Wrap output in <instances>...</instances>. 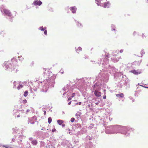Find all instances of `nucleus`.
<instances>
[{
    "label": "nucleus",
    "mask_w": 148,
    "mask_h": 148,
    "mask_svg": "<svg viewBox=\"0 0 148 148\" xmlns=\"http://www.w3.org/2000/svg\"><path fill=\"white\" fill-rule=\"evenodd\" d=\"M117 88L119 89H121L124 86V82H123V80H121L120 82H119V84L117 85Z\"/></svg>",
    "instance_id": "obj_8"
},
{
    "label": "nucleus",
    "mask_w": 148,
    "mask_h": 148,
    "mask_svg": "<svg viewBox=\"0 0 148 148\" xmlns=\"http://www.w3.org/2000/svg\"><path fill=\"white\" fill-rule=\"evenodd\" d=\"M108 56L106 55L105 58L103 57V58H102L100 60V64H102V67L106 69H110L111 66L109 64V62L108 59Z\"/></svg>",
    "instance_id": "obj_4"
},
{
    "label": "nucleus",
    "mask_w": 148,
    "mask_h": 148,
    "mask_svg": "<svg viewBox=\"0 0 148 148\" xmlns=\"http://www.w3.org/2000/svg\"><path fill=\"white\" fill-rule=\"evenodd\" d=\"M72 98V97H71V96L70 97H69L68 99V101H69L71 100V99Z\"/></svg>",
    "instance_id": "obj_43"
},
{
    "label": "nucleus",
    "mask_w": 148,
    "mask_h": 148,
    "mask_svg": "<svg viewBox=\"0 0 148 148\" xmlns=\"http://www.w3.org/2000/svg\"><path fill=\"white\" fill-rule=\"evenodd\" d=\"M55 130H56V129H54V130H53H53H52V132H54Z\"/></svg>",
    "instance_id": "obj_64"
},
{
    "label": "nucleus",
    "mask_w": 148,
    "mask_h": 148,
    "mask_svg": "<svg viewBox=\"0 0 148 148\" xmlns=\"http://www.w3.org/2000/svg\"><path fill=\"white\" fill-rule=\"evenodd\" d=\"M112 60H113V61L114 62H118L119 60V58H115L114 57L112 58Z\"/></svg>",
    "instance_id": "obj_21"
},
{
    "label": "nucleus",
    "mask_w": 148,
    "mask_h": 148,
    "mask_svg": "<svg viewBox=\"0 0 148 148\" xmlns=\"http://www.w3.org/2000/svg\"><path fill=\"white\" fill-rule=\"evenodd\" d=\"M72 102V101H71L69 102L68 103V104L69 105H70L71 104Z\"/></svg>",
    "instance_id": "obj_50"
},
{
    "label": "nucleus",
    "mask_w": 148,
    "mask_h": 148,
    "mask_svg": "<svg viewBox=\"0 0 148 148\" xmlns=\"http://www.w3.org/2000/svg\"><path fill=\"white\" fill-rule=\"evenodd\" d=\"M76 24L77 26L80 28L82 27L83 26L81 23H79V22L77 21V22H76Z\"/></svg>",
    "instance_id": "obj_23"
},
{
    "label": "nucleus",
    "mask_w": 148,
    "mask_h": 148,
    "mask_svg": "<svg viewBox=\"0 0 148 148\" xmlns=\"http://www.w3.org/2000/svg\"><path fill=\"white\" fill-rule=\"evenodd\" d=\"M37 118L36 116H34L31 118H28V121L27 123L29 124L30 123L31 124H34L35 123V122H36Z\"/></svg>",
    "instance_id": "obj_7"
},
{
    "label": "nucleus",
    "mask_w": 148,
    "mask_h": 148,
    "mask_svg": "<svg viewBox=\"0 0 148 148\" xmlns=\"http://www.w3.org/2000/svg\"><path fill=\"white\" fill-rule=\"evenodd\" d=\"M15 141V139L14 138H12V141L13 142H14V141Z\"/></svg>",
    "instance_id": "obj_55"
},
{
    "label": "nucleus",
    "mask_w": 148,
    "mask_h": 148,
    "mask_svg": "<svg viewBox=\"0 0 148 148\" xmlns=\"http://www.w3.org/2000/svg\"><path fill=\"white\" fill-rule=\"evenodd\" d=\"M64 123V121L62 120L59 119L57 120V123L60 125H61Z\"/></svg>",
    "instance_id": "obj_19"
},
{
    "label": "nucleus",
    "mask_w": 148,
    "mask_h": 148,
    "mask_svg": "<svg viewBox=\"0 0 148 148\" xmlns=\"http://www.w3.org/2000/svg\"><path fill=\"white\" fill-rule=\"evenodd\" d=\"M77 101L76 100L72 101V103L74 102H77Z\"/></svg>",
    "instance_id": "obj_56"
},
{
    "label": "nucleus",
    "mask_w": 148,
    "mask_h": 148,
    "mask_svg": "<svg viewBox=\"0 0 148 148\" xmlns=\"http://www.w3.org/2000/svg\"><path fill=\"white\" fill-rule=\"evenodd\" d=\"M29 147H28V148H32V147H31V146H30V144H29Z\"/></svg>",
    "instance_id": "obj_59"
},
{
    "label": "nucleus",
    "mask_w": 148,
    "mask_h": 148,
    "mask_svg": "<svg viewBox=\"0 0 148 148\" xmlns=\"http://www.w3.org/2000/svg\"><path fill=\"white\" fill-rule=\"evenodd\" d=\"M75 118L73 117L71 119L70 121L71 122L73 123V122H74V121H75Z\"/></svg>",
    "instance_id": "obj_37"
},
{
    "label": "nucleus",
    "mask_w": 148,
    "mask_h": 148,
    "mask_svg": "<svg viewBox=\"0 0 148 148\" xmlns=\"http://www.w3.org/2000/svg\"><path fill=\"white\" fill-rule=\"evenodd\" d=\"M96 82L94 85L92 86L93 89L95 90H99L101 89L102 83L99 80H97Z\"/></svg>",
    "instance_id": "obj_6"
},
{
    "label": "nucleus",
    "mask_w": 148,
    "mask_h": 148,
    "mask_svg": "<svg viewBox=\"0 0 148 148\" xmlns=\"http://www.w3.org/2000/svg\"><path fill=\"white\" fill-rule=\"evenodd\" d=\"M103 99H106V95H104L103 96Z\"/></svg>",
    "instance_id": "obj_52"
},
{
    "label": "nucleus",
    "mask_w": 148,
    "mask_h": 148,
    "mask_svg": "<svg viewBox=\"0 0 148 148\" xmlns=\"http://www.w3.org/2000/svg\"><path fill=\"white\" fill-rule=\"evenodd\" d=\"M44 85L42 86V91L44 92H46L50 87H54L55 84V79L54 77H48L45 80H43Z\"/></svg>",
    "instance_id": "obj_2"
},
{
    "label": "nucleus",
    "mask_w": 148,
    "mask_h": 148,
    "mask_svg": "<svg viewBox=\"0 0 148 148\" xmlns=\"http://www.w3.org/2000/svg\"><path fill=\"white\" fill-rule=\"evenodd\" d=\"M99 90H95L94 93L95 95L97 97H99L101 95V93Z\"/></svg>",
    "instance_id": "obj_13"
},
{
    "label": "nucleus",
    "mask_w": 148,
    "mask_h": 148,
    "mask_svg": "<svg viewBox=\"0 0 148 148\" xmlns=\"http://www.w3.org/2000/svg\"><path fill=\"white\" fill-rule=\"evenodd\" d=\"M34 139L32 137H30L29 138V139L30 140L32 141Z\"/></svg>",
    "instance_id": "obj_42"
},
{
    "label": "nucleus",
    "mask_w": 148,
    "mask_h": 148,
    "mask_svg": "<svg viewBox=\"0 0 148 148\" xmlns=\"http://www.w3.org/2000/svg\"><path fill=\"white\" fill-rule=\"evenodd\" d=\"M70 10L72 11L73 13H75L76 12L77 8L75 6L70 7Z\"/></svg>",
    "instance_id": "obj_14"
},
{
    "label": "nucleus",
    "mask_w": 148,
    "mask_h": 148,
    "mask_svg": "<svg viewBox=\"0 0 148 148\" xmlns=\"http://www.w3.org/2000/svg\"><path fill=\"white\" fill-rule=\"evenodd\" d=\"M34 64V62L33 61L32 62V63H31L30 64V66H33V65Z\"/></svg>",
    "instance_id": "obj_45"
},
{
    "label": "nucleus",
    "mask_w": 148,
    "mask_h": 148,
    "mask_svg": "<svg viewBox=\"0 0 148 148\" xmlns=\"http://www.w3.org/2000/svg\"><path fill=\"white\" fill-rule=\"evenodd\" d=\"M43 31H44V34L46 36L47 35V29H45Z\"/></svg>",
    "instance_id": "obj_38"
},
{
    "label": "nucleus",
    "mask_w": 148,
    "mask_h": 148,
    "mask_svg": "<svg viewBox=\"0 0 148 148\" xmlns=\"http://www.w3.org/2000/svg\"><path fill=\"white\" fill-rule=\"evenodd\" d=\"M144 36L145 38L146 37L145 35H144V34L143 33V36H142V37L143 38H144Z\"/></svg>",
    "instance_id": "obj_57"
},
{
    "label": "nucleus",
    "mask_w": 148,
    "mask_h": 148,
    "mask_svg": "<svg viewBox=\"0 0 148 148\" xmlns=\"http://www.w3.org/2000/svg\"><path fill=\"white\" fill-rule=\"evenodd\" d=\"M110 5V2L109 1L103 3V5L101 4V6L103 7L104 8H109Z\"/></svg>",
    "instance_id": "obj_12"
},
{
    "label": "nucleus",
    "mask_w": 148,
    "mask_h": 148,
    "mask_svg": "<svg viewBox=\"0 0 148 148\" xmlns=\"http://www.w3.org/2000/svg\"><path fill=\"white\" fill-rule=\"evenodd\" d=\"M130 128L126 126L116 125L108 126L105 130V132L108 134L121 133L126 136L130 134Z\"/></svg>",
    "instance_id": "obj_1"
},
{
    "label": "nucleus",
    "mask_w": 148,
    "mask_h": 148,
    "mask_svg": "<svg viewBox=\"0 0 148 148\" xmlns=\"http://www.w3.org/2000/svg\"><path fill=\"white\" fill-rule=\"evenodd\" d=\"M35 81L36 83H37L39 85H40V84H41L42 82V80L41 81H39L37 80H36Z\"/></svg>",
    "instance_id": "obj_29"
},
{
    "label": "nucleus",
    "mask_w": 148,
    "mask_h": 148,
    "mask_svg": "<svg viewBox=\"0 0 148 148\" xmlns=\"http://www.w3.org/2000/svg\"><path fill=\"white\" fill-rule=\"evenodd\" d=\"M140 85V86H141L143 87H144L145 88H147V87H148L145 86H142V85Z\"/></svg>",
    "instance_id": "obj_49"
},
{
    "label": "nucleus",
    "mask_w": 148,
    "mask_h": 148,
    "mask_svg": "<svg viewBox=\"0 0 148 148\" xmlns=\"http://www.w3.org/2000/svg\"><path fill=\"white\" fill-rule=\"evenodd\" d=\"M123 82H124V86H126V89L130 87V84L128 82H127L126 80H123Z\"/></svg>",
    "instance_id": "obj_16"
},
{
    "label": "nucleus",
    "mask_w": 148,
    "mask_h": 148,
    "mask_svg": "<svg viewBox=\"0 0 148 148\" xmlns=\"http://www.w3.org/2000/svg\"><path fill=\"white\" fill-rule=\"evenodd\" d=\"M75 50L77 52V53H78V51H82V48L79 47H78L77 49H76V47H75Z\"/></svg>",
    "instance_id": "obj_22"
},
{
    "label": "nucleus",
    "mask_w": 148,
    "mask_h": 148,
    "mask_svg": "<svg viewBox=\"0 0 148 148\" xmlns=\"http://www.w3.org/2000/svg\"><path fill=\"white\" fill-rule=\"evenodd\" d=\"M61 125L62 127H64L65 126V125L64 124H62Z\"/></svg>",
    "instance_id": "obj_53"
},
{
    "label": "nucleus",
    "mask_w": 148,
    "mask_h": 148,
    "mask_svg": "<svg viewBox=\"0 0 148 148\" xmlns=\"http://www.w3.org/2000/svg\"><path fill=\"white\" fill-rule=\"evenodd\" d=\"M141 61L142 60H141L140 61H136L135 62V63L137 64L138 65H139L141 62Z\"/></svg>",
    "instance_id": "obj_33"
},
{
    "label": "nucleus",
    "mask_w": 148,
    "mask_h": 148,
    "mask_svg": "<svg viewBox=\"0 0 148 148\" xmlns=\"http://www.w3.org/2000/svg\"><path fill=\"white\" fill-rule=\"evenodd\" d=\"M129 98H130V99H131V100L133 99V98L132 97H129Z\"/></svg>",
    "instance_id": "obj_61"
},
{
    "label": "nucleus",
    "mask_w": 148,
    "mask_h": 148,
    "mask_svg": "<svg viewBox=\"0 0 148 148\" xmlns=\"http://www.w3.org/2000/svg\"><path fill=\"white\" fill-rule=\"evenodd\" d=\"M145 1L146 2H147V3L148 2V0H145Z\"/></svg>",
    "instance_id": "obj_63"
},
{
    "label": "nucleus",
    "mask_w": 148,
    "mask_h": 148,
    "mask_svg": "<svg viewBox=\"0 0 148 148\" xmlns=\"http://www.w3.org/2000/svg\"><path fill=\"white\" fill-rule=\"evenodd\" d=\"M112 56H117V54H114V52H113L112 53Z\"/></svg>",
    "instance_id": "obj_44"
},
{
    "label": "nucleus",
    "mask_w": 148,
    "mask_h": 148,
    "mask_svg": "<svg viewBox=\"0 0 148 148\" xmlns=\"http://www.w3.org/2000/svg\"><path fill=\"white\" fill-rule=\"evenodd\" d=\"M73 132H69L68 133L70 135H72L73 134Z\"/></svg>",
    "instance_id": "obj_47"
},
{
    "label": "nucleus",
    "mask_w": 148,
    "mask_h": 148,
    "mask_svg": "<svg viewBox=\"0 0 148 148\" xmlns=\"http://www.w3.org/2000/svg\"><path fill=\"white\" fill-rule=\"evenodd\" d=\"M123 52V50L121 49L120 51V52L121 53H122Z\"/></svg>",
    "instance_id": "obj_54"
},
{
    "label": "nucleus",
    "mask_w": 148,
    "mask_h": 148,
    "mask_svg": "<svg viewBox=\"0 0 148 148\" xmlns=\"http://www.w3.org/2000/svg\"><path fill=\"white\" fill-rule=\"evenodd\" d=\"M31 143L33 145H36L38 143V141L36 139H34L33 140L31 141Z\"/></svg>",
    "instance_id": "obj_17"
},
{
    "label": "nucleus",
    "mask_w": 148,
    "mask_h": 148,
    "mask_svg": "<svg viewBox=\"0 0 148 148\" xmlns=\"http://www.w3.org/2000/svg\"><path fill=\"white\" fill-rule=\"evenodd\" d=\"M23 138H24V136L23 135H21L19 137L18 140L21 142L22 141V139Z\"/></svg>",
    "instance_id": "obj_25"
},
{
    "label": "nucleus",
    "mask_w": 148,
    "mask_h": 148,
    "mask_svg": "<svg viewBox=\"0 0 148 148\" xmlns=\"http://www.w3.org/2000/svg\"><path fill=\"white\" fill-rule=\"evenodd\" d=\"M99 102H100V101H99H99H98V102H96V103H95V104H96V105H98V104H99Z\"/></svg>",
    "instance_id": "obj_48"
},
{
    "label": "nucleus",
    "mask_w": 148,
    "mask_h": 148,
    "mask_svg": "<svg viewBox=\"0 0 148 148\" xmlns=\"http://www.w3.org/2000/svg\"><path fill=\"white\" fill-rule=\"evenodd\" d=\"M75 126L76 127L79 128L80 130H81L82 129L81 125L80 124H79V123L77 124Z\"/></svg>",
    "instance_id": "obj_26"
},
{
    "label": "nucleus",
    "mask_w": 148,
    "mask_h": 148,
    "mask_svg": "<svg viewBox=\"0 0 148 148\" xmlns=\"http://www.w3.org/2000/svg\"><path fill=\"white\" fill-rule=\"evenodd\" d=\"M115 67H113V66H112V67H110V69H111V70H112V71H113V72H114V70H115Z\"/></svg>",
    "instance_id": "obj_34"
},
{
    "label": "nucleus",
    "mask_w": 148,
    "mask_h": 148,
    "mask_svg": "<svg viewBox=\"0 0 148 148\" xmlns=\"http://www.w3.org/2000/svg\"><path fill=\"white\" fill-rule=\"evenodd\" d=\"M3 147H5V148H10V147L8 145H3Z\"/></svg>",
    "instance_id": "obj_35"
},
{
    "label": "nucleus",
    "mask_w": 148,
    "mask_h": 148,
    "mask_svg": "<svg viewBox=\"0 0 148 148\" xmlns=\"http://www.w3.org/2000/svg\"><path fill=\"white\" fill-rule=\"evenodd\" d=\"M42 3L40 0H35L34 1L32 4H33L34 5L40 6L42 4Z\"/></svg>",
    "instance_id": "obj_10"
},
{
    "label": "nucleus",
    "mask_w": 148,
    "mask_h": 148,
    "mask_svg": "<svg viewBox=\"0 0 148 148\" xmlns=\"http://www.w3.org/2000/svg\"><path fill=\"white\" fill-rule=\"evenodd\" d=\"M145 52L143 49H142L140 52V54L142 56H143L144 54H145Z\"/></svg>",
    "instance_id": "obj_31"
},
{
    "label": "nucleus",
    "mask_w": 148,
    "mask_h": 148,
    "mask_svg": "<svg viewBox=\"0 0 148 148\" xmlns=\"http://www.w3.org/2000/svg\"><path fill=\"white\" fill-rule=\"evenodd\" d=\"M74 104H75V105H81L82 104V102H77V103H74Z\"/></svg>",
    "instance_id": "obj_36"
},
{
    "label": "nucleus",
    "mask_w": 148,
    "mask_h": 148,
    "mask_svg": "<svg viewBox=\"0 0 148 148\" xmlns=\"http://www.w3.org/2000/svg\"><path fill=\"white\" fill-rule=\"evenodd\" d=\"M23 87V86L22 85L20 84L17 87V88L18 90H19L20 88H22Z\"/></svg>",
    "instance_id": "obj_30"
},
{
    "label": "nucleus",
    "mask_w": 148,
    "mask_h": 148,
    "mask_svg": "<svg viewBox=\"0 0 148 148\" xmlns=\"http://www.w3.org/2000/svg\"><path fill=\"white\" fill-rule=\"evenodd\" d=\"M29 111H30V110H29V109H27V110L26 113L28 112Z\"/></svg>",
    "instance_id": "obj_58"
},
{
    "label": "nucleus",
    "mask_w": 148,
    "mask_h": 148,
    "mask_svg": "<svg viewBox=\"0 0 148 148\" xmlns=\"http://www.w3.org/2000/svg\"><path fill=\"white\" fill-rule=\"evenodd\" d=\"M3 12L4 13V14L9 16V17H11L12 16V14L10 10H8L6 9H3Z\"/></svg>",
    "instance_id": "obj_9"
},
{
    "label": "nucleus",
    "mask_w": 148,
    "mask_h": 148,
    "mask_svg": "<svg viewBox=\"0 0 148 148\" xmlns=\"http://www.w3.org/2000/svg\"><path fill=\"white\" fill-rule=\"evenodd\" d=\"M116 97H119L122 98L123 97L124 95L122 93H121L119 94H117L116 95Z\"/></svg>",
    "instance_id": "obj_24"
},
{
    "label": "nucleus",
    "mask_w": 148,
    "mask_h": 148,
    "mask_svg": "<svg viewBox=\"0 0 148 148\" xmlns=\"http://www.w3.org/2000/svg\"><path fill=\"white\" fill-rule=\"evenodd\" d=\"M46 29H47V27H44L42 26H40L38 28V29L41 31H43Z\"/></svg>",
    "instance_id": "obj_20"
},
{
    "label": "nucleus",
    "mask_w": 148,
    "mask_h": 148,
    "mask_svg": "<svg viewBox=\"0 0 148 148\" xmlns=\"http://www.w3.org/2000/svg\"><path fill=\"white\" fill-rule=\"evenodd\" d=\"M108 78L109 76L108 74L103 73L101 75V73L100 72L98 76L96 77V80H99L101 83L102 81L107 82L108 81Z\"/></svg>",
    "instance_id": "obj_5"
},
{
    "label": "nucleus",
    "mask_w": 148,
    "mask_h": 148,
    "mask_svg": "<svg viewBox=\"0 0 148 148\" xmlns=\"http://www.w3.org/2000/svg\"><path fill=\"white\" fill-rule=\"evenodd\" d=\"M15 59L14 58H12L11 60V61L12 63H10V62H6L5 61L3 64V67H5V68L9 70V71H12L17 68V66L15 64V62H13V60H15Z\"/></svg>",
    "instance_id": "obj_3"
},
{
    "label": "nucleus",
    "mask_w": 148,
    "mask_h": 148,
    "mask_svg": "<svg viewBox=\"0 0 148 148\" xmlns=\"http://www.w3.org/2000/svg\"><path fill=\"white\" fill-rule=\"evenodd\" d=\"M79 114H78L77 113H76L75 114V116L77 117V118H78L80 116L81 113L80 112H79Z\"/></svg>",
    "instance_id": "obj_32"
},
{
    "label": "nucleus",
    "mask_w": 148,
    "mask_h": 148,
    "mask_svg": "<svg viewBox=\"0 0 148 148\" xmlns=\"http://www.w3.org/2000/svg\"><path fill=\"white\" fill-rule=\"evenodd\" d=\"M96 3L98 6H101V0H95Z\"/></svg>",
    "instance_id": "obj_18"
},
{
    "label": "nucleus",
    "mask_w": 148,
    "mask_h": 148,
    "mask_svg": "<svg viewBox=\"0 0 148 148\" xmlns=\"http://www.w3.org/2000/svg\"><path fill=\"white\" fill-rule=\"evenodd\" d=\"M16 81H14L13 82V84H14V86H13V88H15V87H16Z\"/></svg>",
    "instance_id": "obj_40"
},
{
    "label": "nucleus",
    "mask_w": 148,
    "mask_h": 148,
    "mask_svg": "<svg viewBox=\"0 0 148 148\" xmlns=\"http://www.w3.org/2000/svg\"><path fill=\"white\" fill-rule=\"evenodd\" d=\"M46 114V112L45 110L44 111V115H45Z\"/></svg>",
    "instance_id": "obj_51"
},
{
    "label": "nucleus",
    "mask_w": 148,
    "mask_h": 148,
    "mask_svg": "<svg viewBox=\"0 0 148 148\" xmlns=\"http://www.w3.org/2000/svg\"><path fill=\"white\" fill-rule=\"evenodd\" d=\"M27 101L26 99H25L23 100V102L24 103H27Z\"/></svg>",
    "instance_id": "obj_39"
},
{
    "label": "nucleus",
    "mask_w": 148,
    "mask_h": 148,
    "mask_svg": "<svg viewBox=\"0 0 148 148\" xmlns=\"http://www.w3.org/2000/svg\"><path fill=\"white\" fill-rule=\"evenodd\" d=\"M136 34V32L135 31H134L133 33V35L134 36H135Z\"/></svg>",
    "instance_id": "obj_46"
},
{
    "label": "nucleus",
    "mask_w": 148,
    "mask_h": 148,
    "mask_svg": "<svg viewBox=\"0 0 148 148\" xmlns=\"http://www.w3.org/2000/svg\"><path fill=\"white\" fill-rule=\"evenodd\" d=\"M75 93H73L71 95V97H72V98L73 97L75 96Z\"/></svg>",
    "instance_id": "obj_41"
},
{
    "label": "nucleus",
    "mask_w": 148,
    "mask_h": 148,
    "mask_svg": "<svg viewBox=\"0 0 148 148\" xmlns=\"http://www.w3.org/2000/svg\"><path fill=\"white\" fill-rule=\"evenodd\" d=\"M62 89H63V90L64 91H66V89L65 88H62Z\"/></svg>",
    "instance_id": "obj_60"
},
{
    "label": "nucleus",
    "mask_w": 148,
    "mask_h": 148,
    "mask_svg": "<svg viewBox=\"0 0 148 148\" xmlns=\"http://www.w3.org/2000/svg\"><path fill=\"white\" fill-rule=\"evenodd\" d=\"M110 28L111 31H114V32H116L117 31V30L116 29V28L115 25L112 24L111 25Z\"/></svg>",
    "instance_id": "obj_15"
},
{
    "label": "nucleus",
    "mask_w": 148,
    "mask_h": 148,
    "mask_svg": "<svg viewBox=\"0 0 148 148\" xmlns=\"http://www.w3.org/2000/svg\"><path fill=\"white\" fill-rule=\"evenodd\" d=\"M20 116V115L19 114H18L17 116V117L18 118H19V117Z\"/></svg>",
    "instance_id": "obj_62"
},
{
    "label": "nucleus",
    "mask_w": 148,
    "mask_h": 148,
    "mask_svg": "<svg viewBox=\"0 0 148 148\" xmlns=\"http://www.w3.org/2000/svg\"><path fill=\"white\" fill-rule=\"evenodd\" d=\"M52 121V118L51 117H50L48 118V122L49 124H50Z\"/></svg>",
    "instance_id": "obj_28"
},
{
    "label": "nucleus",
    "mask_w": 148,
    "mask_h": 148,
    "mask_svg": "<svg viewBox=\"0 0 148 148\" xmlns=\"http://www.w3.org/2000/svg\"><path fill=\"white\" fill-rule=\"evenodd\" d=\"M28 94V91L26 90L24 92V94H23V95H24V97H26L27 95Z\"/></svg>",
    "instance_id": "obj_27"
},
{
    "label": "nucleus",
    "mask_w": 148,
    "mask_h": 148,
    "mask_svg": "<svg viewBox=\"0 0 148 148\" xmlns=\"http://www.w3.org/2000/svg\"><path fill=\"white\" fill-rule=\"evenodd\" d=\"M141 71L139 70H136L133 69L130 71V72L133 73L135 75H137L140 74L141 73Z\"/></svg>",
    "instance_id": "obj_11"
}]
</instances>
